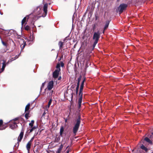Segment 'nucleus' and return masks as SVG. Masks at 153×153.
<instances>
[{
  "instance_id": "nucleus-1",
  "label": "nucleus",
  "mask_w": 153,
  "mask_h": 153,
  "mask_svg": "<svg viewBox=\"0 0 153 153\" xmlns=\"http://www.w3.org/2000/svg\"><path fill=\"white\" fill-rule=\"evenodd\" d=\"M80 122V117L79 116L78 118H77L75 121V124L73 128V132L75 135L76 134L78 130Z\"/></svg>"
},
{
  "instance_id": "nucleus-41",
  "label": "nucleus",
  "mask_w": 153,
  "mask_h": 153,
  "mask_svg": "<svg viewBox=\"0 0 153 153\" xmlns=\"http://www.w3.org/2000/svg\"><path fill=\"white\" fill-rule=\"evenodd\" d=\"M63 145H62V144H61V145L60 146V147H61V148H62H62H63Z\"/></svg>"
},
{
  "instance_id": "nucleus-51",
  "label": "nucleus",
  "mask_w": 153,
  "mask_h": 153,
  "mask_svg": "<svg viewBox=\"0 0 153 153\" xmlns=\"http://www.w3.org/2000/svg\"><path fill=\"white\" fill-rule=\"evenodd\" d=\"M15 59H13V60H15Z\"/></svg>"
},
{
  "instance_id": "nucleus-45",
  "label": "nucleus",
  "mask_w": 153,
  "mask_h": 153,
  "mask_svg": "<svg viewBox=\"0 0 153 153\" xmlns=\"http://www.w3.org/2000/svg\"><path fill=\"white\" fill-rule=\"evenodd\" d=\"M68 120L67 119H65V121L66 123L67 122Z\"/></svg>"
},
{
  "instance_id": "nucleus-17",
  "label": "nucleus",
  "mask_w": 153,
  "mask_h": 153,
  "mask_svg": "<svg viewBox=\"0 0 153 153\" xmlns=\"http://www.w3.org/2000/svg\"><path fill=\"white\" fill-rule=\"evenodd\" d=\"M82 96H80V97L79 98L78 100V104H81L82 101Z\"/></svg>"
},
{
  "instance_id": "nucleus-39",
  "label": "nucleus",
  "mask_w": 153,
  "mask_h": 153,
  "mask_svg": "<svg viewBox=\"0 0 153 153\" xmlns=\"http://www.w3.org/2000/svg\"><path fill=\"white\" fill-rule=\"evenodd\" d=\"M79 82H78L77 83V86H79Z\"/></svg>"
},
{
  "instance_id": "nucleus-48",
  "label": "nucleus",
  "mask_w": 153,
  "mask_h": 153,
  "mask_svg": "<svg viewBox=\"0 0 153 153\" xmlns=\"http://www.w3.org/2000/svg\"><path fill=\"white\" fill-rule=\"evenodd\" d=\"M68 152H69V151H67V153H68Z\"/></svg>"
},
{
  "instance_id": "nucleus-34",
  "label": "nucleus",
  "mask_w": 153,
  "mask_h": 153,
  "mask_svg": "<svg viewBox=\"0 0 153 153\" xmlns=\"http://www.w3.org/2000/svg\"><path fill=\"white\" fill-rule=\"evenodd\" d=\"M44 85H45V82L44 83H43L42 84V87H41V90H42V88L44 86Z\"/></svg>"
},
{
  "instance_id": "nucleus-47",
  "label": "nucleus",
  "mask_w": 153,
  "mask_h": 153,
  "mask_svg": "<svg viewBox=\"0 0 153 153\" xmlns=\"http://www.w3.org/2000/svg\"><path fill=\"white\" fill-rule=\"evenodd\" d=\"M16 59H17L18 58V57L17 56H16Z\"/></svg>"
},
{
  "instance_id": "nucleus-35",
  "label": "nucleus",
  "mask_w": 153,
  "mask_h": 153,
  "mask_svg": "<svg viewBox=\"0 0 153 153\" xmlns=\"http://www.w3.org/2000/svg\"><path fill=\"white\" fill-rule=\"evenodd\" d=\"M62 148L61 147H59V148L57 150H59V151H61L62 150Z\"/></svg>"
},
{
  "instance_id": "nucleus-4",
  "label": "nucleus",
  "mask_w": 153,
  "mask_h": 153,
  "mask_svg": "<svg viewBox=\"0 0 153 153\" xmlns=\"http://www.w3.org/2000/svg\"><path fill=\"white\" fill-rule=\"evenodd\" d=\"M10 127L12 129H14L17 127L16 123H15L14 121H10Z\"/></svg>"
},
{
  "instance_id": "nucleus-31",
  "label": "nucleus",
  "mask_w": 153,
  "mask_h": 153,
  "mask_svg": "<svg viewBox=\"0 0 153 153\" xmlns=\"http://www.w3.org/2000/svg\"><path fill=\"white\" fill-rule=\"evenodd\" d=\"M2 43L5 46L6 45V43L2 41Z\"/></svg>"
},
{
  "instance_id": "nucleus-27",
  "label": "nucleus",
  "mask_w": 153,
  "mask_h": 153,
  "mask_svg": "<svg viewBox=\"0 0 153 153\" xmlns=\"http://www.w3.org/2000/svg\"><path fill=\"white\" fill-rule=\"evenodd\" d=\"M60 65L59 64H57L56 65V68H57V69H59L60 68Z\"/></svg>"
},
{
  "instance_id": "nucleus-54",
  "label": "nucleus",
  "mask_w": 153,
  "mask_h": 153,
  "mask_svg": "<svg viewBox=\"0 0 153 153\" xmlns=\"http://www.w3.org/2000/svg\"><path fill=\"white\" fill-rule=\"evenodd\" d=\"M49 1H50V0H48Z\"/></svg>"
},
{
  "instance_id": "nucleus-30",
  "label": "nucleus",
  "mask_w": 153,
  "mask_h": 153,
  "mask_svg": "<svg viewBox=\"0 0 153 153\" xmlns=\"http://www.w3.org/2000/svg\"><path fill=\"white\" fill-rule=\"evenodd\" d=\"M3 123V121L2 120H0V127L2 125Z\"/></svg>"
},
{
  "instance_id": "nucleus-29",
  "label": "nucleus",
  "mask_w": 153,
  "mask_h": 153,
  "mask_svg": "<svg viewBox=\"0 0 153 153\" xmlns=\"http://www.w3.org/2000/svg\"><path fill=\"white\" fill-rule=\"evenodd\" d=\"M33 139H34V137H33L31 139V140H30L29 142L31 143L33 141Z\"/></svg>"
},
{
  "instance_id": "nucleus-2",
  "label": "nucleus",
  "mask_w": 153,
  "mask_h": 153,
  "mask_svg": "<svg viewBox=\"0 0 153 153\" xmlns=\"http://www.w3.org/2000/svg\"><path fill=\"white\" fill-rule=\"evenodd\" d=\"M100 34L99 32H95L94 33L93 39L94 40V41L93 45V49L94 48L98 42L100 37Z\"/></svg>"
},
{
  "instance_id": "nucleus-42",
  "label": "nucleus",
  "mask_w": 153,
  "mask_h": 153,
  "mask_svg": "<svg viewBox=\"0 0 153 153\" xmlns=\"http://www.w3.org/2000/svg\"><path fill=\"white\" fill-rule=\"evenodd\" d=\"M80 79H81L80 78H79L78 79V82H79Z\"/></svg>"
},
{
  "instance_id": "nucleus-50",
  "label": "nucleus",
  "mask_w": 153,
  "mask_h": 153,
  "mask_svg": "<svg viewBox=\"0 0 153 153\" xmlns=\"http://www.w3.org/2000/svg\"><path fill=\"white\" fill-rule=\"evenodd\" d=\"M27 17H28L27 19H28V16H27Z\"/></svg>"
},
{
  "instance_id": "nucleus-36",
  "label": "nucleus",
  "mask_w": 153,
  "mask_h": 153,
  "mask_svg": "<svg viewBox=\"0 0 153 153\" xmlns=\"http://www.w3.org/2000/svg\"><path fill=\"white\" fill-rule=\"evenodd\" d=\"M45 112H44L43 113V114H42V117H43L44 116H45Z\"/></svg>"
},
{
  "instance_id": "nucleus-55",
  "label": "nucleus",
  "mask_w": 153,
  "mask_h": 153,
  "mask_svg": "<svg viewBox=\"0 0 153 153\" xmlns=\"http://www.w3.org/2000/svg\"><path fill=\"white\" fill-rule=\"evenodd\" d=\"M0 60H1V59H0Z\"/></svg>"
},
{
  "instance_id": "nucleus-10",
  "label": "nucleus",
  "mask_w": 153,
  "mask_h": 153,
  "mask_svg": "<svg viewBox=\"0 0 153 153\" xmlns=\"http://www.w3.org/2000/svg\"><path fill=\"white\" fill-rule=\"evenodd\" d=\"M31 143L28 142L26 145V148L27 150L29 151L30 149L31 145Z\"/></svg>"
},
{
  "instance_id": "nucleus-49",
  "label": "nucleus",
  "mask_w": 153,
  "mask_h": 153,
  "mask_svg": "<svg viewBox=\"0 0 153 153\" xmlns=\"http://www.w3.org/2000/svg\"><path fill=\"white\" fill-rule=\"evenodd\" d=\"M17 120V118H15V120Z\"/></svg>"
},
{
  "instance_id": "nucleus-43",
  "label": "nucleus",
  "mask_w": 153,
  "mask_h": 153,
  "mask_svg": "<svg viewBox=\"0 0 153 153\" xmlns=\"http://www.w3.org/2000/svg\"><path fill=\"white\" fill-rule=\"evenodd\" d=\"M79 104V108H80L81 107V104Z\"/></svg>"
},
{
  "instance_id": "nucleus-25",
  "label": "nucleus",
  "mask_w": 153,
  "mask_h": 153,
  "mask_svg": "<svg viewBox=\"0 0 153 153\" xmlns=\"http://www.w3.org/2000/svg\"><path fill=\"white\" fill-rule=\"evenodd\" d=\"M79 88V86H76V94H77L78 93Z\"/></svg>"
},
{
  "instance_id": "nucleus-24",
  "label": "nucleus",
  "mask_w": 153,
  "mask_h": 153,
  "mask_svg": "<svg viewBox=\"0 0 153 153\" xmlns=\"http://www.w3.org/2000/svg\"><path fill=\"white\" fill-rule=\"evenodd\" d=\"M84 85H81L80 87V90H83Z\"/></svg>"
},
{
  "instance_id": "nucleus-23",
  "label": "nucleus",
  "mask_w": 153,
  "mask_h": 153,
  "mask_svg": "<svg viewBox=\"0 0 153 153\" xmlns=\"http://www.w3.org/2000/svg\"><path fill=\"white\" fill-rule=\"evenodd\" d=\"M7 126H2V128H0V130H2L5 129Z\"/></svg>"
},
{
  "instance_id": "nucleus-37",
  "label": "nucleus",
  "mask_w": 153,
  "mask_h": 153,
  "mask_svg": "<svg viewBox=\"0 0 153 153\" xmlns=\"http://www.w3.org/2000/svg\"><path fill=\"white\" fill-rule=\"evenodd\" d=\"M61 65L62 67H63L64 65V63L62 62L61 64Z\"/></svg>"
},
{
  "instance_id": "nucleus-14",
  "label": "nucleus",
  "mask_w": 153,
  "mask_h": 153,
  "mask_svg": "<svg viewBox=\"0 0 153 153\" xmlns=\"http://www.w3.org/2000/svg\"><path fill=\"white\" fill-rule=\"evenodd\" d=\"M141 149L144 150L146 152H147L148 151V149L145 146H144L143 145H142L141 146Z\"/></svg>"
},
{
  "instance_id": "nucleus-44",
  "label": "nucleus",
  "mask_w": 153,
  "mask_h": 153,
  "mask_svg": "<svg viewBox=\"0 0 153 153\" xmlns=\"http://www.w3.org/2000/svg\"><path fill=\"white\" fill-rule=\"evenodd\" d=\"M32 128L34 129V130L36 128V126H34Z\"/></svg>"
},
{
  "instance_id": "nucleus-22",
  "label": "nucleus",
  "mask_w": 153,
  "mask_h": 153,
  "mask_svg": "<svg viewBox=\"0 0 153 153\" xmlns=\"http://www.w3.org/2000/svg\"><path fill=\"white\" fill-rule=\"evenodd\" d=\"M29 107H27V106H26L25 107V112H26L27 111H28V110H29Z\"/></svg>"
},
{
  "instance_id": "nucleus-11",
  "label": "nucleus",
  "mask_w": 153,
  "mask_h": 153,
  "mask_svg": "<svg viewBox=\"0 0 153 153\" xmlns=\"http://www.w3.org/2000/svg\"><path fill=\"white\" fill-rule=\"evenodd\" d=\"M64 130V128L63 127V126H61L60 128V136H62Z\"/></svg>"
},
{
  "instance_id": "nucleus-6",
  "label": "nucleus",
  "mask_w": 153,
  "mask_h": 153,
  "mask_svg": "<svg viewBox=\"0 0 153 153\" xmlns=\"http://www.w3.org/2000/svg\"><path fill=\"white\" fill-rule=\"evenodd\" d=\"M60 71V68L56 70L53 73V76L54 78H57L59 75V71Z\"/></svg>"
},
{
  "instance_id": "nucleus-18",
  "label": "nucleus",
  "mask_w": 153,
  "mask_h": 153,
  "mask_svg": "<svg viewBox=\"0 0 153 153\" xmlns=\"http://www.w3.org/2000/svg\"><path fill=\"white\" fill-rule=\"evenodd\" d=\"M34 123V121L33 120H31V122L29 123V125L30 126H31V127H32L33 126V124Z\"/></svg>"
},
{
  "instance_id": "nucleus-40",
  "label": "nucleus",
  "mask_w": 153,
  "mask_h": 153,
  "mask_svg": "<svg viewBox=\"0 0 153 153\" xmlns=\"http://www.w3.org/2000/svg\"><path fill=\"white\" fill-rule=\"evenodd\" d=\"M30 106V103H28L27 104V105H26V106H27V107H29V108Z\"/></svg>"
},
{
  "instance_id": "nucleus-9",
  "label": "nucleus",
  "mask_w": 153,
  "mask_h": 153,
  "mask_svg": "<svg viewBox=\"0 0 153 153\" xmlns=\"http://www.w3.org/2000/svg\"><path fill=\"white\" fill-rule=\"evenodd\" d=\"M2 66L1 68V71H3L4 69V68L6 66V62L4 60H3V62L2 63Z\"/></svg>"
},
{
  "instance_id": "nucleus-15",
  "label": "nucleus",
  "mask_w": 153,
  "mask_h": 153,
  "mask_svg": "<svg viewBox=\"0 0 153 153\" xmlns=\"http://www.w3.org/2000/svg\"><path fill=\"white\" fill-rule=\"evenodd\" d=\"M58 45L59 47V49H62V46L63 45V42L60 41Z\"/></svg>"
},
{
  "instance_id": "nucleus-13",
  "label": "nucleus",
  "mask_w": 153,
  "mask_h": 153,
  "mask_svg": "<svg viewBox=\"0 0 153 153\" xmlns=\"http://www.w3.org/2000/svg\"><path fill=\"white\" fill-rule=\"evenodd\" d=\"M144 140H145L147 142L150 143H152V142L151 140L149 139L147 137H146L144 139Z\"/></svg>"
},
{
  "instance_id": "nucleus-46",
  "label": "nucleus",
  "mask_w": 153,
  "mask_h": 153,
  "mask_svg": "<svg viewBox=\"0 0 153 153\" xmlns=\"http://www.w3.org/2000/svg\"><path fill=\"white\" fill-rule=\"evenodd\" d=\"M61 79V77H59L58 79V80H60Z\"/></svg>"
},
{
  "instance_id": "nucleus-28",
  "label": "nucleus",
  "mask_w": 153,
  "mask_h": 153,
  "mask_svg": "<svg viewBox=\"0 0 153 153\" xmlns=\"http://www.w3.org/2000/svg\"><path fill=\"white\" fill-rule=\"evenodd\" d=\"M25 43L22 46V45H21V48H22V49L25 48Z\"/></svg>"
},
{
  "instance_id": "nucleus-19",
  "label": "nucleus",
  "mask_w": 153,
  "mask_h": 153,
  "mask_svg": "<svg viewBox=\"0 0 153 153\" xmlns=\"http://www.w3.org/2000/svg\"><path fill=\"white\" fill-rule=\"evenodd\" d=\"M52 101V100L51 99L49 100V101L48 102V106H47V107H48V108H49V107H50V106L51 103Z\"/></svg>"
},
{
  "instance_id": "nucleus-52",
  "label": "nucleus",
  "mask_w": 153,
  "mask_h": 153,
  "mask_svg": "<svg viewBox=\"0 0 153 153\" xmlns=\"http://www.w3.org/2000/svg\"><path fill=\"white\" fill-rule=\"evenodd\" d=\"M103 33H104V30L103 31Z\"/></svg>"
},
{
  "instance_id": "nucleus-53",
  "label": "nucleus",
  "mask_w": 153,
  "mask_h": 153,
  "mask_svg": "<svg viewBox=\"0 0 153 153\" xmlns=\"http://www.w3.org/2000/svg\"><path fill=\"white\" fill-rule=\"evenodd\" d=\"M0 72H2V71H0Z\"/></svg>"
},
{
  "instance_id": "nucleus-32",
  "label": "nucleus",
  "mask_w": 153,
  "mask_h": 153,
  "mask_svg": "<svg viewBox=\"0 0 153 153\" xmlns=\"http://www.w3.org/2000/svg\"><path fill=\"white\" fill-rule=\"evenodd\" d=\"M61 151H59V150H57L56 152V153H61Z\"/></svg>"
},
{
  "instance_id": "nucleus-5",
  "label": "nucleus",
  "mask_w": 153,
  "mask_h": 153,
  "mask_svg": "<svg viewBox=\"0 0 153 153\" xmlns=\"http://www.w3.org/2000/svg\"><path fill=\"white\" fill-rule=\"evenodd\" d=\"M53 84L54 82L53 81H51L48 83L47 85V88L49 90H51L53 88Z\"/></svg>"
},
{
  "instance_id": "nucleus-26",
  "label": "nucleus",
  "mask_w": 153,
  "mask_h": 153,
  "mask_svg": "<svg viewBox=\"0 0 153 153\" xmlns=\"http://www.w3.org/2000/svg\"><path fill=\"white\" fill-rule=\"evenodd\" d=\"M82 90H80H80H79V95H81V96H82Z\"/></svg>"
},
{
  "instance_id": "nucleus-3",
  "label": "nucleus",
  "mask_w": 153,
  "mask_h": 153,
  "mask_svg": "<svg viewBox=\"0 0 153 153\" xmlns=\"http://www.w3.org/2000/svg\"><path fill=\"white\" fill-rule=\"evenodd\" d=\"M127 6L126 4H123L120 5L118 9V11L120 13H121L123 12V11L126 9Z\"/></svg>"
},
{
  "instance_id": "nucleus-33",
  "label": "nucleus",
  "mask_w": 153,
  "mask_h": 153,
  "mask_svg": "<svg viewBox=\"0 0 153 153\" xmlns=\"http://www.w3.org/2000/svg\"><path fill=\"white\" fill-rule=\"evenodd\" d=\"M85 79H84L83 80V81H82V84L81 85H84V82H85Z\"/></svg>"
},
{
  "instance_id": "nucleus-20",
  "label": "nucleus",
  "mask_w": 153,
  "mask_h": 153,
  "mask_svg": "<svg viewBox=\"0 0 153 153\" xmlns=\"http://www.w3.org/2000/svg\"><path fill=\"white\" fill-rule=\"evenodd\" d=\"M30 29V27L28 25L26 26L25 27V29L27 30H29Z\"/></svg>"
},
{
  "instance_id": "nucleus-21",
  "label": "nucleus",
  "mask_w": 153,
  "mask_h": 153,
  "mask_svg": "<svg viewBox=\"0 0 153 153\" xmlns=\"http://www.w3.org/2000/svg\"><path fill=\"white\" fill-rule=\"evenodd\" d=\"M29 113L28 112V113H27L25 114V117L26 119H28V118L29 117L28 115H29Z\"/></svg>"
},
{
  "instance_id": "nucleus-8",
  "label": "nucleus",
  "mask_w": 153,
  "mask_h": 153,
  "mask_svg": "<svg viewBox=\"0 0 153 153\" xmlns=\"http://www.w3.org/2000/svg\"><path fill=\"white\" fill-rule=\"evenodd\" d=\"M47 8H48V4H44L43 7V11L45 13V15L46 16L47 14Z\"/></svg>"
},
{
  "instance_id": "nucleus-16",
  "label": "nucleus",
  "mask_w": 153,
  "mask_h": 153,
  "mask_svg": "<svg viewBox=\"0 0 153 153\" xmlns=\"http://www.w3.org/2000/svg\"><path fill=\"white\" fill-rule=\"evenodd\" d=\"M109 22L108 21L106 22L104 28V30H105L108 26Z\"/></svg>"
},
{
  "instance_id": "nucleus-12",
  "label": "nucleus",
  "mask_w": 153,
  "mask_h": 153,
  "mask_svg": "<svg viewBox=\"0 0 153 153\" xmlns=\"http://www.w3.org/2000/svg\"><path fill=\"white\" fill-rule=\"evenodd\" d=\"M27 19V16L25 17L22 21V27L23 25Z\"/></svg>"
},
{
  "instance_id": "nucleus-38",
  "label": "nucleus",
  "mask_w": 153,
  "mask_h": 153,
  "mask_svg": "<svg viewBox=\"0 0 153 153\" xmlns=\"http://www.w3.org/2000/svg\"><path fill=\"white\" fill-rule=\"evenodd\" d=\"M33 130L34 129L32 128L30 130V132H32Z\"/></svg>"
},
{
  "instance_id": "nucleus-7",
  "label": "nucleus",
  "mask_w": 153,
  "mask_h": 153,
  "mask_svg": "<svg viewBox=\"0 0 153 153\" xmlns=\"http://www.w3.org/2000/svg\"><path fill=\"white\" fill-rule=\"evenodd\" d=\"M24 133L23 131H21L18 137V142H20L22 140L23 136Z\"/></svg>"
}]
</instances>
